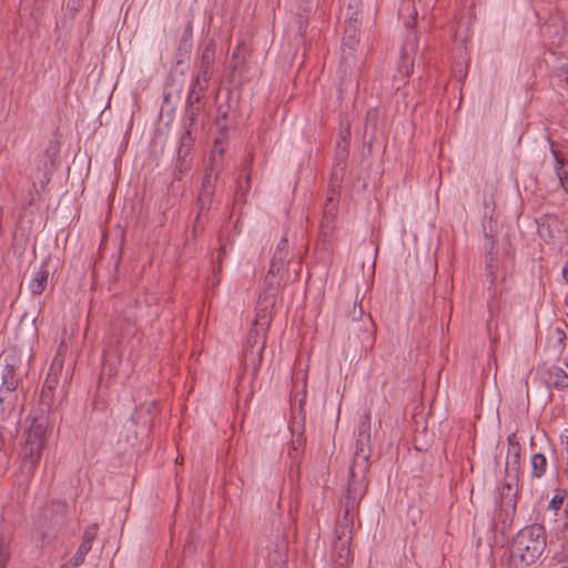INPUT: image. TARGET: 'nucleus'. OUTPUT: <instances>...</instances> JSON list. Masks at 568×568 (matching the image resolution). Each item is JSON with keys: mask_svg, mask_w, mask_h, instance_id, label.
<instances>
[{"mask_svg": "<svg viewBox=\"0 0 568 568\" xmlns=\"http://www.w3.org/2000/svg\"><path fill=\"white\" fill-rule=\"evenodd\" d=\"M546 538L540 526L534 525L518 531L511 545V558L523 566L534 564L544 552Z\"/></svg>", "mask_w": 568, "mask_h": 568, "instance_id": "1", "label": "nucleus"}, {"mask_svg": "<svg viewBox=\"0 0 568 568\" xmlns=\"http://www.w3.org/2000/svg\"><path fill=\"white\" fill-rule=\"evenodd\" d=\"M271 323L270 314H257L251 328L244 347V367L256 375L263 358L266 344V332Z\"/></svg>", "mask_w": 568, "mask_h": 568, "instance_id": "2", "label": "nucleus"}, {"mask_svg": "<svg viewBox=\"0 0 568 568\" xmlns=\"http://www.w3.org/2000/svg\"><path fill=\"white\" fill-rule=\"evenodd\" d=\"M372 453V416L366 410L361 417L356 430V444L353 462L363 469H368Z\"/></svg>", "mask_w": 568, "mask_h": 568, "instance_id": "3", "label": "nucleus"}, {"mask_svg": "<svg viewBox=\"0 0 568 568\" xmlns=\"http://www.w3.org/2000/svg\"><path fill=\"white\" fill-rule=\"evenodd\" d=\"M368 469H363L353 462L349 468V480L345 498V521L351 520L347 518L349 511L359 503L366 493L365 474Z\"/></svg>", "mask_w": 568, "mask_h": 568, "instance_id": "4", "label": "nucleus"}, {"mask_svg": "<svg viewBox=\"0 0 568 568\" xmlns=\"http://www.w3.org/2000/svg\"><path fill=\"white\" fill-rule=\"evenodd\" d=\"M215 54V43L210 41L202 51L197 65V72L192 78L193 85L200 87V92H205V90L209 88L210 80L214 70Z\"/></svg>", "mask_w": 568, "mask_h": 568, "instance_id": "5", "label": "nucleus"}, {"mask_svg": "<svg viewBox=\"0 0 568 568\" xmlns=\"http://www.w3.org/2000/svg\"><path fill=\"white\" fill-rule=\"evenodd\" d=\"M20 358L14 353H3L0 356L1 390L12 393L19 384L18 368Z\"/></svg>", "mask_w": 568, "mask_h": 568, "instance_id": "6", "label": "nucleus"}, {"mask_svg": "<svg viewBox=\"0 0 568 568\" xmlns=\"http://www.w3.org/2000/svg\"><path fill=\"white\" fill-rule=\"evenodd\" d=\"M567 329L568 324L565 321L557 322L548 328L546 352L554 359H559L564 353L567 342Z\"/></svg>", "mask_w": 568, "mask_h": 568, "instance_id": "7", "label": "nucleus"}, {"mask_svg": "<svg viewBox=\"0 0 568 568\" xmlns=\"http://www.w3.org/2000/svg\"><path fill=\"white\" fill-rule=\"evenodd\" d=\"M217 180V172L213 169H209L205 171V174L202 180L201 191L199 193L197 203H199V213L196 216V221L199 222L200 215L207 211L211 206L215 184Z\"/></svg>", "mask_w": 568, "mask_h": 568, "instance_id": "8", "label": "nucleus"}, {"mask_svg": "<svg viewBox=\"0 0 568 568\" xmlns=\"http://www.w3.org/2000/svg\"><path fill=\"white\" fill-rule=\"evenodd\" d=\"M515 435L508 436V452L505 473L509 479L517 480L520 474V446L514 440Z\"/></svg>", "mask_w": 568, "mask_h": 568, "instance_id": "9", "label": "nucleus"}, {"mask_svg": "<svg viewBox=\"0 0 568 568\" xmlns=\"http://www.w3.org/2000/svg\"><path fill=\"white\" fill-rule=\"evenodd\" d=\"M63 368V359L60 357H55L50 366V369L48 372L47 378L44 381L43 387H42V400L43 402H51L53 397V390L59 384L60 375L62 374Z\"/></svg>", "mask_w": 568, "mask_h": 568, "instance_id": "10", "label": "nucleus"}, {"mask_svg": "<svg viewBox=\"0 0 568 568\" xmlns=\"http://www.w3.org/2000/svg\"><path fill=\"white\" fill-rule=\"evenodd\" d=\"M187 121H189V126L185 125V131L183 132V134L181 135V139H180V146H179V163H178V168L180 171L183 170V168L185 166V158L186 155L190 153L191 151V148H192V135H191V126L193 124V122L195 121V116H196V113L193 109L191 110H187Z\"/></svg>", "mask_w": 568, "mask_h": 568, "instance_id": "11", "label": "nucleus"}, {"mask_svg": "<svg viewBox=\"0 0 568 568\" xmlns=\"http://www.w3.org/2000/svg\"><path fill=\"white\" fill-rule=\"evenodd\" d=\"M43 446L37 443L24 442L20 456L29 471H33L41 459Z\"/></svg>", "mask_w": 568, "mask_h": 568, "instance_id": "12", "label": "nucleus"}, {"mask_svg": "<svg viewBox=\"0 0 568 568\" xmlns=\"http://www.w3.org/2000/svg\"><path fill=\"white\" fill-rule=\"evenodd\" d=\"M48 433V420L45 418H34L27 430L26 442L37 443L44 447Z\"/></svg>", "mask_w": 568, "mask_h": 568, "instance_id": "13", "label": "nucleus"}, {"mask_svg": "<svg viewBox=\"0 0 568 568\" xmlns=\"http://www.w3.org/2000/svg\"><path fill=\"white\" fill-rule=\"evenodd\" d=\"M337 193L332 190L328 192L326 201L323 207V220L322 226L326 229H332L334 225L335 216L337 214Z\"/></svg>", "mask_w": 568, "mask_h": 568, "instance_id": "14", "label": "nucleus"}, {"mask_svg": "<svg viewBox=\"0 0 568 568\" xmlns=\"http://www.w3.org/2000/svg\"><path fill=\"white\" fill-rule=\"evenodd\" d=\"M544 381L548 386L568 388V374L559 366H550L544 374Z\"/></svg>", "mask_w": 568, "mask_h": 568, "instance_id": "15", "label": "nucleus"}, {"mask_svg": "<svg viewBox=\"0 0 568 568\" xmlns=\"http://www.w3.org/2000/svg\"><path fill=\"white\" fill-rule=\"evenodd\" d=\"M288 254V241L283 237L280 240L277 247L271 260L268 273H278L285 265V261Z\"/></svg>", "mask_w": 568, "mask_h": 568, "instance_id": "16", "label": "nucleus"}, {"mask_svg": "<svg viewBox=\"0 0 568 568\" xmlns=\"http://www.w3.org/2000/svg\"><path fill=\"white\" fill-rule=\"evenodd\" d=\"M49 270L44 264L34 271L29 288L33 295H40L44 292L48 284Z\"/></svg>", "mask_w": 568, "mask_h": 568, "instance_id": "17", "label": "nucleus"}, {"mask_svg": "<svg viewBox=\"0 0 568 568\" xmlns=\"http://www.w3.org/2000/svg\"><path fill=\"white\" fill-rule=\"evenodd\" d=\"M514 479H509L503 485L501 497L503 501L507 507H510L513 510L516 509V497H517V488H514Z\"/></svg>", "mask_w": 568, "mask_h": 568, "instance_id": "18", "label": "nucleus"}, {"mask_svg": "<svg viewBox=\"0 0 568 568\" xmlns=\"http://www.w3.org/2000/svg\"><path fill=\"white\" fill-rule=\"evenodd\" d=\"M531 464V475L536 478H540L545 473L547 468V460L546 457L540 454H534L530 458Z\"/></svg>", "mask_w": 568, "mask_h": 568, "instance_id": "19", "label": "nucleus"}, {"mask_svg": "<svg viewBox=\"0 0 568 568\" xmlns=\"http://www.w3.org/2000/svg\"><path fill=\"white\" fill-rule=\"evenodd\" d=\"M89 551L90 550L85 549V547L79 546L73 557L60 568H78L84 562V558Z\"/></svg>", "mask_w": 568, "mask_h": 568, "instance_id": "20", "label": "nucleus"}, {"mask_svg": "<svg viewBox=\"0 0 568 568\" xmlns=\"http://www.w3.org/2000/svg\"><path fill=\"white\" fill-rule=\"evenodd\" d=\"M97 532H98L97 524L89 526L83 532L82 541H81L80 546L85 547V549H88V550H91L92 542L97 536Z\"/></svg>", "mask_w": 568, "mask_h": 568, "instance_id": "21", "label": "nucleus"}, {"mask_svg": "<svg viewBox=\"0 0 568 568\" xmlns=\"http://www.w3.org/2000/svg\"><path fill=\"white\" fill-rule=\"evenodd\" d=\"M191 39H192V29H191V24L189 23L182 33L179 50L189 51L192 45Z\"/></svg>", "mask_w": 568, "mask_h": 568, "instance_id": "22", "label": "nucleus"}, {"mask_svg": "<svg viewBox=\"0 0 568 568\" xmlns=\"http://www.w3.org/2000/svg\"><path fill=\"white\" fill-rule=\"evenodd\" d=\"M485 248L487 251V254L489 255V260L487 262V267L491 268L494 267V254H495V241L491 236L485 235Z\"/></svg>", "mask_w": 568, "mask_h": 568, "instance_id": "23", "label": "nucleus"}, {"mask_svg": "<svg viewBox=\"0 0 568 568\" xmlns=\"http://www.w3.org/2000/svg\"><path fill=\"white\" fill-rule=\"evenodd\" d=\"M203 93L204 92H200V87L193 85V80H191L190 91L186 99L187 104L192 105L194 102H199Z\"/></svg>", "mask_w": 568, "mask_h": 568, "instance_id": "24", "label": "nucleus"}, {"mask_svg": "<svg viewBox=\"0 0 568 568\" xmlns=\"http://www.w3.org/2000/svg\"><path fill=\"white\" fill-rule=\"evenodd\" d=\"M564 495H555L548 504V508L557 516L558 511L564 507Z\"/></svg>", "mask_w": 568, "mask_h": 568, "instance_id": "25", "label": "nucleus"}, {"mask_svg": "<svg viewBox=\"0 0 568 568\" xmlns=\"http://www.w3.org/2000/svg\"><path fill=\"white\" fill-rule=\"evenodd\" d=\"M557 175L561 186L568 193V171L560 166L557 169Z\"/></svg>", "mask_w": 568, "mask_h": 568, "instance_id": "26", "label": "nucleus"}, {"mask_svg": "<svg viewBox=\"0 0 568 568\" xmlns=\"http://www.w3.org/2000/svg\"><path fill=\"white\" fill-rule=\"evenodd\" d=\"M10 554L8 547L0 544V568H6Z\"/></svg>", "mask_w": 568, "mask_h": 568, "instance_id": "27", "label": "nucleus"}, {"mask_svg": "<svg viewBox=\"0 0 568 568\" xmlns=\"http://www.w3.org/2000/svg\"><path fill=\"white\" fill-rule=\"evenodd\" d=\"M65 7L72 12H78L83 4V0H65Z\"/></svg>", "mask_w": 568, "mask_h": 568, "instance_id": "28", "label": "nucleus"}, {"mask_svg": "<svg viewBox=\"0 0 568 568\" xmlns=\"http://www.w3.org/2000/svg\"><path fill=\"white\" fill-rule=\"evenodd\" d=\"M362 315H363V310L361 307H357L356 303L354 302L353 306H352V311L349 312L348 316L351 317L352 321H357L362 317Z\"/></svg>", "mask_w": 568, "mask_h": 568, "instance_id": "29", "label": "nucleus"}, {"mask_svg": "<svg viewBox=\"0 0 568 568\" xmlns=\"http://www.w3.org/2000/svg\"><path fill=\"white\" fill-rule=\"evenodd\" d=\"M104 366L109 367L110 372H115V363L111 362L110 354L104 355Z\"/></svg>", "mask_w": 568, "mask_h": 568, "instance_id": "30", "label": "nucleus"}, {"mask_svg": "<svg viewBox=\"0 0 568 568\" xmlns=\"http://www.w3.org/2000/svg\"><path fill=\"white\" fill-rule=\"evenodd\" d=\"M564 500H565V503H564L562 511H564L565 517L567 518L565 526L568 528V494L564 495Z\"/></svg>", "mask_w": 568, "mask_h": 568, "instance_id": "31", "label": "nucleus"}, {"mask_svg": "<svg viewBox=\"0 0 568 568\" xmlns=\"http://www.w3.org/2000/svg\"><path fill=\"white\" fill-rule=\"evenodd\" d=\"M560 81L562 82V87L568 89V70L558 74Z\"/></svg>", "mask_w": 568, "mask_h": 568, "instance_id": "32", "label": "nucleus"}, {"mask_svg": "<svg viewBox=\"0 0 568 568\" xmlns=\"http://www.w3.org/2000/svg\"><path fill=\"white\" fill-rule=\"evenodd\" d=\"M293 448L297 449L300 446L303 445V438L300 435L295 440L292 442Z\"/></svg>", "mask_w": 568, "mask_h": 568, "instance_id": "33", "label": "nucleus"}, {"mask_svg": "<svg viewBox=\"0 0 568 568\" xmlns=\"http://www.w3.org/2000/svg\"><path fill=\"white\" fill-rule=\"evenodd\" d=\"M225 253H226V251H225V246H223V245H222V246L220 247V251H219V257H217L219 263L221 262L222 256H223V255H225Z\"/></svg>", "mask_w": 568, "mask_h": 568, "instance_id": "34", "label": "nucleus"}, {"mask_svg": "<svg viewBox=\"0 0 568 568\" xmlns=\"http://www.w3.org/2000/svg\"><path fill=\"white\" fill-rule=\"evenodd\" d=\"M562 275L568 283V262L565 264V266L562 268Z\"/></svg>", "mask_w": 568, "mask_h": 568, "instance_id": "35", "label": "nucleus"}, {"mask_svg": "<svg viewBox=\"0 0 568 568\" xmlns=\"http://www.w3.org/2000/svg\"><path fill=\"white\" fill-rule=\"evenodd\" d=\"M3 446H4V438H3L2 433L0 432V452L2 450Z\"/></svg>", "mask_w": 568, "mask_h": 568, "instance_id": "36", "label": "nucleus"}, {"mask_svg": "<svg viewBox=\"0 0 568 568\" xmlns=\"http://www.w3.org/2000/svg\"><path fill=\"white\" fill-rule=\"evenodd\" d=\"M416 16H417V12L415 11V12H414V19H413V22H412V23H410V22H406V26H407V27H410V26H414V24H415Z\"/></svg>", "mask_w": 568, "mask_h": 568, "instance_id": "37", "label": "nucleus"}, {"mask_svg": "<svg viewBox=\"0 0 568 568\" xmlns=\"http://www.w3.org/2000/svg\"><path fill=\"white\" fill-rule=\"evenodd\" d=\"M566 367L568 368V361L566 362Z\"/></svg>", "mask_w": 568, "mask_h": 568, "instance_id": "38", "label": "nucleus"}]
</instances>
